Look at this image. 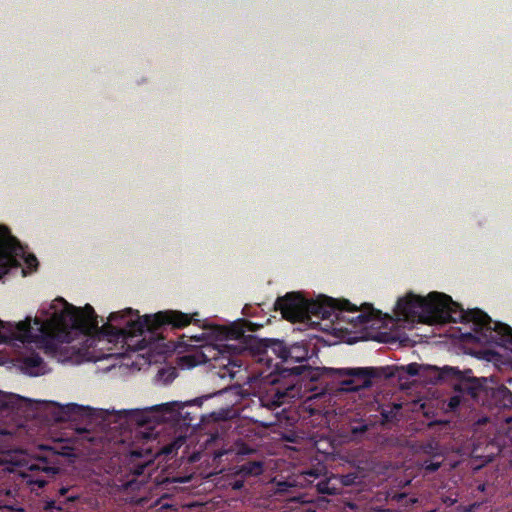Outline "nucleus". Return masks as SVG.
<instances>
[{
	"label": "nucleus",
	"instance_id": "nucleus-21",
	"mask_svg": "<svg viewBox=\"0 0 512 512\" xmlns=\"http://www.w3.org/2000/svg\"><path fill=\"white\" fill-rule=\"evenodd\" d=\"M30 482L32 484H36L38 487H43L46 484L47 480L39 477V478H36L35 480H31Z\"/></svg>",
	"mask_w": 512,
	"mask_h": 512
},
{
	"label": "nucleus",
	"instance_id": "nucleus-23",
	"mask_svg": "<svg viewBox=\"0 0 512 512\" xmlns=\"http://www.w3.org/2000/svg\"><path fill=\"white\" fill-rule=\"evenodd\" d=\"M458 404V400L456 398L451 399L450 405L452 407L456 406Z\"/></svg>",
	"mask_w": 512,
	"mask_h": 512
},
{
	"label": "nucleus",
	"instance_id": "nucleus-22",
	"mask_svg": "<svg viewBox=\"0 0 512 512\" xmlns=\"http://www.w3.org/2000/svg\"><path fill=\"white\" fill-rule=\"evenodd\" d=\"M227 414H228V412H224V411L219 412L216 416V419H225V418H227Z\"/></svg>",
	"mask_w": 512,
	"mask_h": 512
},
{
	"label": "nucleus",
	"instance_id": "nucleus-16",
	"mask_svg": "<svg viewBox=\"0 0 512 512\" xmlns=\"http://www.w3.org/2000/svg\"><path fill=\"white\" fill-rule=\"evenodd\" d=\"M318 491L325 494H334L336 488H330L328 482H320L317 484Z\"/></svg>",
	"mask_w": 512,
	"mask_h": 512
},
{
	"label": "nucleus",
	"instance_id": "nucleus-2",
	"mask_svg": "<svg viewBox=\"0 0 512 512\" xmlns=\"http://www.w3.org/2000/svg\"><path fill=\"white\" fill-rule=\"evenodd\" d=\"M398 320L421 323H444L463 321L471 323L473 337L481 344L504 346L512 341L510 326L493 322L479 309L464 310L452 301L451 297L439 292H431L427 297L408 294L399 299L395 309Z\"/></svg>",
	"mask_w": 512,
	"mask_h": 512
},
{
	"label": "nucleus",
	"instance_id": "nucleus-6",
	"mask_svg": "<svg viewBox=\"0 0 512 512\" xmlns=\"http://www.w3.org/2000/svg\"><path fill=\"white\" fill-rule=\"evenodd\" d=\"M301 376V380H309L315 382L320 379L324 373L336 372L340 377H350L343 380L341 389L344 391H355L360 388H367L371 385L372 370L369 368H352V369H327L313 367H297L293 370Z\"/></svg>",
	"mask_w": 512,
	"mask_h": 512
},
{
	"label": "nucleus",
	"instance_id": "nucleus-20",
	"mask_svg": "<svg viewBox=\"0 0 512 512\" xmlns=\"http://www.w3.org/2000/svg\"><path fill=\"white\" fill-rule=\"evenodd\" d=\"M440 467V462L425 463L424 468L428 471H436Z\"/></svg>",
	"mask_w": 512,
	"mask_h": 512
},
{
	"label": "nucleus",
	"instance_id": "nucleus-15",
	"mask_svg": "<svg viewBox=\"0 0 512 512\" xmlns=\"http://www.w3.org/2000/svg\"><path fill=\"white\" fill-rule=\"evenodd\" d=\"M31 469L41 470V471H43V472H45L46 474H49V475H54V474H56L58 472V468L57 467L47 466L44 463H40V464H36V465H31Z\"/></svg>",
	"mask_w": 512,
	"mask_h": 512
},
{
	"label": "nucleus",
	"instance_id": "nucleus-13",
	"mask_svg": "<svg viewBox=\"0 0 512 512\" xmlns=\"http://www.w3.org/2000/svg\"><path fill=\"white\" fill-rule=\"evenodd\" d=\"M326 473L325 467L318 466L316 468L304 471L301 473L300 477L304 479V481H307L308 483L313 482V480L324 476Z\"/></svg>",
	"mask_w": 512,
	"mask_h": 512
},
{
	"label": "nucleus",
	"instance_id": "nucleus-5",
	"mask_svg": "<svg viewBox=\"0 0 512 512\" xmlns=\"http://www.w3.org/2000/svg\"><path fill=\"white\" fill-rule=\"evenodd\" d=\"M24 399V397H22ZM30 403L14 405L11 410H22V409H35L37 413L42 416L53 420V421H77L84 420L91 416V409L89 407L80 406L74 403L67 405H60L59 403L52 401H35L32 399L25 398Z\"/></svg>",
	"mask_w": 512,
	"mask_h": 512
},
{
	"label": "nucleus",
	"instance_id": "nucleus-9",
	"mask_svg": "<svg viewBox=\"0 0 512 512\" xmlns=\"http://www.w3.org/2000/svg\"><path fill=\"white\" fill-rule=\"evenodd\" d=\"M183 405L180 402H168L160 405H155L145 409H128L122 410L119 413L131 420H135L139 424H144L147 421V415L152 412L170 413L175 409L182 408Z\"/></svg>",
	"mask_w": 512,
	"mask_h": 512
},
{
	"label": "nucleus",
	"instance_id": "nucleus-12",
	"mask_svg": "<svg viewBox=\"0 0 512 512\" xmlns=\"http://www.w3.org/2000/svg\"><path fill=\"white\" fill-rule=\"evenodd\" d=\"M17 403L28 404L30 402L19 395L0 392V409L14 408Z\"/></svg>",
	"mask_w": 512,
	"mask_h": 512
},
{
	"label": "nucleus",
	"instance_id": "nucleus-11",
	"mask_svg": "<svg viewBox=\"0 0 512 512\" xmlns=\"http://www.w3.org/2000/svg\"><path fill=\"white\" fill-rule=\"evenodd\" d=\"M273 350L278 353L279 357L284 361H295L300 362L306 359L307 351L299 344L292 345L291 347H285L281 342H276L273 345Z\"/></svg>",
	"mask_w": 512,
	"mask_h": 512
},
{
	"label": "nucleus",
	"instance_id": "nucleus-4",
	"mask_svg": "<svg viewBox=\"0 0 512 512\" xmlns=\"http://www.w3.org/2000/svg\"><path fill=\"white\" fill-rule=\"evenodd\" d=\"M242 335L243 331L232 330L226 343L208 345L203 348L202 353L206 361L213 362L215 368L226 370L219 373L221 377L226 375L233 377L236 373L235 369L241 366L238 354L244 350V347L236 342Z\"/></svg>",
	"mask_w": 512,
	"mask_h": 512
},
{
	"label": "nucleus",
	"instance_id": "nucleus-18",
	"mask_svg": "<svg viewBox=\"0 0 512 512\" xmlns=\"http://www.w3.org/2000/svg\"><path fill=\"white\" fill-rule=\"evenodd\" d=\"M49 449L52 450L56 454L69 456L71 447L68 445H65L61 449H58L56 446H53V447H50Z\"/></svg>",
	"mask_w": 512,
	"mask_h": 512
},
{
	"label": "nucleus",
	"instance_id": "nucleus-3",
	"mask_svg": "<svg viewBox=\"0 0 512 512\" xmlns=\"http://www.w3.org/2000/svg\"><path fill=\"white\" fill-rule=\"evenodd\" d=\"M277 308L283 317L290 321L310 320L312 316L323 319L335 316L337 319L347 320L354 327L376 328L382 321V313L366 304L358 309L346 300H336L323 295L315 300H306L299 293H289L278 298Z\"/></svg>",
	"mask_w": 512,
	"mask_h": 512
},
{
	"label": "nucleus",
	"instance_id": "nucleus-24",
	"mask_svg": "<svg viewBox=\"0 0 512 512\" xmlns=\"http://www.w3.org/2000/svg\"><path fill=\"white\" fill-rule=\"evenodd\" d=\"M132 455H133V456H137V457H138V456H140V453H138V452H136V451H133V452H132Z\"/></svg>",
	"mask_w": 512,
	"mask_h": 512
},
{
	"label": "nucleus",
	"instance_id": "nucleus-10",
	"mask_svg": "<svg viewBox=\"0 0 512 512\" xmlns=\"http://www.w3.org/2000/svg\"><path fill=\"white\" fill-rule=\"evenodd\" d=\"M18 361L20 369L30 376H39L46 373L45 364L42 359L34 353L21 356Z\"/></svg>",
	"mask_w": 512,
	"mask_h": 512
},
{
	"label": "nucleus",
	"instance_id": "nucleus-19",
	"mask_svg": "<svg viewBox=\"0 0 512 512\" xmlns=\"http://www.w3.org/2000/svg\"><path fill=\"white\" fill-rule=\"evenodd\" d=\"M419 369H420V366L418 364H416V363L409 364L406 367V371L410 375L418 374L419 373Z\"/></svg>",
	"mask_w": 512,
	"mask_h": 512
},
{
	"label": "nucleus",
	"instance_id": "nucleus-17",
	"mask_svg": "<svg viewBox=\"0 0 512 512\" xmlns=\"http://www.w3.org/2000/svg\"><path fill=\"white\" fill-rule=\"evenodd\" d=\"M8 496L9 492L0 488V509L7 508L9 506L7 501Z\"/></svg>",
	"mask_w": 512,
	"mask_h": 512
},
{
	"label": "nucleus",
	"instance_id": "nucleus-25",
	"mask_svg": "<svg viewBox=\"0 0 512 512\" xmlns=\"http://www.w3.org/2000/svg\"><path fill=\"white\" fill-rule=\"evenodd\" d=\"M241 486H242V484H240V483H235V485H234L235 488H240Z\"/></svg>",
	"mask_w": 512,
	"mask_h": 512
},
{
	"label": "nucleus",
	"instance_id": "nucleus-1",
	"mask_svg": "<svg viewBox=\"0 0 512 512\" xmlns=\"http://www.w3.org/2000/svg\"><path fill=\"white\" fill-rule=\"evenodd\" d=\"M192 316L176 310L140 316L137 310L126 308L112 312L98 328L97 315L89 304L77 308L63 298L42 305L33 320L17 323L0 320V342L35 344L60 362L79 364L84 361L115 360L130 351L146 347L145 331L163 324L181 328Z\"/></svg>",
	"mask_w": 512,
	"mask_h": 512
},
{
	"label": "nucleus",
	"instance_id": "nucleus-7",
	"mask_svg": "<svg viewBox=\"0 0 512 512\" xmlns=\"http://www.w3.org/2000/svg\"><path fill=\"white\" fill-rule=\"evenodd\" d=\"M20 260L26 264L23 274L32 272L37 267V259L34 255H24L22 247L10 234L7 227L0 225V278L13 266L20 265Z\"/></svg>",
	"mask_w": 512,
	"mask_h": 512
},
{
	"label": "nucleus",
	"instance_id": "nucleus-14",
	"mask_svg": "<svg viewBox=\"0 0 512 512\" xmlns=\"http://www.w3.org/2000/svg\"><path fill=\"white\" fill-rule=\"evenodd\" d=\"M263 471L261 462H249L240 468V473L244 475H259Z\"/></svg>",
	"mask_w": 512,
	"mask_h": 512
},
{
	"label": "nucleus",
	"instance_id": "nucleus-8",
	"mask_svg": "<svg viewBox=\"0 0 512 512\" xmlns=\"http://www.w3.org/2000/svg\"><path fill=\"white\" fill-rule=\"evenodd\" d=\"M301 388L296 385H290L285 390L271 386L270 389L261 396L260 400L263 406L268 408L279 407L289 399L301 397Z\"/></svg>",
	"mask_w": 512,
	"mask_h": 512
}]
</instances>
